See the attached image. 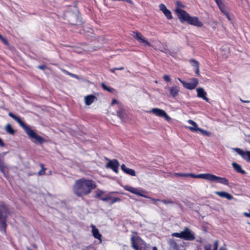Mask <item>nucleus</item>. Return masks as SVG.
Returning a JSON list of instances; mask_svg holds the SVG:
<instances>
[{
	"mask_svg": "<svg viewBox=\"0 0 250 250\" xmlns=\"http://www.w3.org/2000/svg\"><path fill=\"white\" fill-rule=\"evenodd\" d=\"M93 180L82 178L77 180L73 186V191L78 197H83L90 194L96 188Z\"/></svg>",
	"mask_w": 250,
	"mask_h": 250,
	"instance_id": "nucleus-1",
	"label": "nucleus"
},
{
	"mask_svg": "<svg viewBox=\"0 0 250 250\" xmlns=\"http://www.w3.org/2000/svg\"><path fill=\"white\" fill-rule=\"evenodd\" d=\"M8 115L19 124L20 126L23 128L29 137L33 140V142L34 143L42 145L46 142L44 138L37 134L33 129L26 125L20 117L15 115L12 112H9Z\"/></svg>",
	"mask_w": 250,
	"mask_h": 250,
	"instance_id": "nucleus-2",
	"label": "nucleus"
},
{
	"mask_svg": "<svg viewBox=\"0 0 250 250\" xmlns=\"http://www.w3.org/2000/svg\"><path fill=\"white\" fill-rule=\"evenodd\" d=\"M8 210L5 206H0V230L1 231H5L6 219L8 217Z\"/></svg>",
	"mask_w": 250,
	"mask_h": 250,
	"instance_id": "nucleus-3",
	"label": "nucleus"
},
{
	"mask_svg": "<svg viewBox=\"0 0 250 250\" xmlns=\"http://www.w3.org/2000/svg\"><path fill=\"white\" fill-rule=\"evenodd\" d=\"M124 189L127 191H128L133 194H135L137 195L144 197L148 198L150 200H151L154 204H157V201H161V200L160 199H156L153 198H151L148 196H147L144 194V193H146V191L144 190H139L138 188H133L132 187L129 186H125L124 187Z\"/></svg>",
	"mask_w": 250,
	"mask_h": 250,
	"instance_id": "nucleus-4",
	"label": "nucleus"
},
{
	"mask_svg": "<svg viewBox=\"0 0 250 250\" xmlns=\"http://www.w3.org/2000/svg\"><path fill=\"white\" fill-rule=\"evenodd\" d=\"M131 241L132 247L135 250H147L146 243L140 237L132 236Z\"/></svg>",
	"mask_w": 250,
	"mask_h": 250,
	"instance_id": "nucleus-5",
	"label": "nucleus"
},
{
	"mask_svg": "<svg viewBox=\"0 0 250 250\" xmlns=\"http://www.w3.org/2000/svg\"><path fill=\"white\" fill-rule=\"evenodd\" d=\"M148 112L152 113L158 117H164L168 122H170L171 120V118L169 117L166 112L163 109L158 108H153Z\"/></svg>",
	"mask_w": 250,
	"mask_h": 250,
	"instance_id": "nucleus-6",
	"label": "nucleus"
},
{
	"mask_svg": "<svg viewBox=\"0 0 250 250\" xmlns=\"http://www.w3.org/2000/svg\"><path fill=\"white\" fill-rule=\"evenodd\" d=\"M179 81L183 84L184 87L188 89H194L198 84V81L196 78H193L190 82H186L182 80L180 78H178Z\"/></svg>",
	"mask_w": 250,
	"mask_h": 250,
	"instance_id": "nucleus-7",
	"label": "nucleus"
},
{
	"mask_svg": "<svg viewBox=\"0 0 250 250\" xmlns=\"http://www.w3.org/2000/svg\"><path fill=\"white\" fill-rule=\"evenodd\" d=\"M175 12L179 19L182 22H187L190 15L186 11L177 8H176Z\"/></svg>",
	"mask_w": 250,
	"mask_h": 250,
	"instance_id": "nucleus-8",
	"label": "nucleus"
},
{
	"mask_svg": "<svg viewBox=\"0 0 250 250\" xmlns=\"http://www.w3.org/2000/svg\"><path fill=\"white\" fill-rule=\"evenodd\" d=\"M182 236L184 237H182V239H184L186 240L191 241L195 239V237L192 232V231L188 227H185L184 229V230L181 231Z\"/></svg>",
	"mask_w": 250,
	"mask_h": 250,
	"instance_id": "nucleus-9",
	"label": "nucleus"
},
{
	"mask_svg": "<svg viewBox=\"0 0 250 250\" xmlns=\"http://www.w3.org/2000/svg\"><path fill=\"white\" fill-rule=\"evenodd\" d=\"M119 166V163L118 160L113 159L110 160L109 162L106 165V168H109L112 169L115 172L117 173L118 172V167Z\"/></svg>",
	"mask_w": 250,
	"mask_h": 250,
	"instance_id": "nucleus-10",
	"label": "nucleus"
},
{
	"mask_svg": "<svg viewBox=\"0 0 250 250\" xmlns=\"http://www.w3.org/2000/svg\"><path fill=\"white\" fill-rule=\"evenodd\" d=\"M234 150L244 160L248 162H250V151H244L239 148H235Z\"/></svg>",
	"mask_w": 250,
	"mask_h": 250,
	"instance_id": "nucleus-11",
	"label": "nucleus"
},
{
	"mask_svg": "<svg viewBox=\"0 0 250 250\" xmlns=\"http://www.w3.org/2000/svg\"><path fill=\"white\" fill-rule=\"evenodd\" d=\"M187 23L197 27H201L203 26V23L200 21L198 18L196 17L190 16L187 21Z\"/></svg>",
	"mask_w": 250,
	"mask_h": 250,
	"instance_id": "nucleus-12",
	"label": "nucleus"
},
{
	"mask_svg": "<svg viewBox=\"0 0 250 250\" xmlns=\"http://www.w3.org/2000/svg\"><path fill=\"white\" fill-rule=\"evenodd\" d=\"M211 182H215L216 183H220L225 185H229V181L226 178L217 176L213 174Z\"/></svg>",
	"mask_w": 250,
	"mask_h": 250,
	"instance_id": "nucleus-13",
	"label": "nucleus"
},
{
	"mask_svg": "<svg viewBox=\"0 0 250 250\" xmlns=\"http://www.w3.org/2000/svg\"><path fill=\"white\" fill-rule=\"evenodd\" d=\"M196 91L197 93V97L199 98H201L204 100H205L207 102H209V99L207 97V93L204 90V89L202 87L197 88L196 89Z\"/></svg>",
	"mask_w": 250,
	"mask_h": 250,
	"instance_id": "nucleus-14",
	"label": "nucleus"
},
{
	"mask_svg": "<svg viewBox=\"0 0 250 250\" xmlns=\"http://www.w3.org/2000/svg\"><path fill=\"white\" fill-rule=\"evenodd\" d=\"M8 167L4 163L3 157L0 156V171L6 177L8 171Z\"/></svg>",
	"mask_w": 250,
	"mask_h": 250,
	"instance_id": "nucleus-15",
	"label": "nucleus"
},
{
	"mask_svg": "<svg viewBox=\"0 0 250 250\" xmlns=\"http://www.w3.org/2000/svg\"><path fill=\"white\" fill-rule=\"evenodd\" d=\"M8 167L4 163L3 157L0 156V171L6 177L8 171Z\"/></svg>",
	"mask_w": 250,
	"mask_h": 250,
	"instance_id": "nucleus-16",
	"label": "nucleus"
},
{
	"mask_svg": "<svg viewBox=\"0 0 250 250\" xmlns=\"http://www.w3.org/2000/svg\"><path fill=\"white\" fill-rule=\"evenodd\" d=\"M168 243L169 246V250H181L180 246L177 244L174 239H169Z\"/></svg>",
	"mask_w": 250,
	"mask_h": 250,
	"instance_id": "nucleus-17",
	"label": "nucleus"
},
{
	"mask_svg": "<svg viewBox=\"0 0 250 250\" xmlns=\"http://www.w3.org/2000/svg\"><path fill=\"white\" fill-rule=\"evenodd\" d=\"M91 227L92 228V233L93 236L96 239H99L100 241V242H102V235L100 234L98 229L96 228V227L91 225Z\"/></svg>",
	"mask_w": 250,
	"mask_h": 250,
	"instance_id": "nucleus-18",
	"label": "nucleus"
},
{
	"mask_svg": "<svg viewBox=\"0 0 250 250\" xmlns=\"http://www.w3.org/2000/svg\"><path fill=\"white\" fill-rule=\"evenodd\" d=\"M160 44L158 47V49L160 51L164 52L167 54H169L172 56H173V54L167 48V45L166 43L160 42Z\"/></svg>",
	"mask_w": 250,
	"mask_h": 250,
	"instance_id": "nucleus-19",
	"label": "nucleus"
},
{
	"mask_svg": "<svg viewBox=\"0 0 250 250\" xmlns=\"http://www.w3.org/2000/svg\"><path fill=\"white\" fill-rule=\"evenodd\" d=\"M169 91L170 96L173 98L176 97L180 91L179 88L177 86H173L170 87H168Z\"/></svg>",
	"mask_w": 250,
	"mask_h": 250,
	"instance_id": "nucleus-20",
	"label": "nucleus"
},
{
	"mask_svg": "<svg viewBox=\"0 0 250 250\" xmlns=\"http://www.w3.org/2000/svg\"><path fill=\"white\" fill-rule=\"evenodd\" d=\"M96 99V97L94 95H90L86 96L84 97V103L86 105H89Z\"/></svg>",
	"mask_w": 250,
	"mask_h": 250,
	"instance_id": "nucleus-21",
	"label": "nucleus"
},
{
	"mask_svg": "<svg viewBox=\"0 0 250 250\" xmlns=\"http://www.w3.org/2000/svg\"><path fill=\"white\" fill-rule=\"evenodd\" d=\"M215 193L219 196L226 198L228 200H231L233 198V196L232 195L225 191H215Z\"/></svg>",
	"mask_w": 250,
	"mask_h": 250,
	"instance_id": "nucleus-22",
	"label": "nucleus"
},
{
	"mask_svg": "<svg viewBox=\"0 0 250 250\" xmlns=\"http://www.w3.org/2000/svg\"><path fill=\"white\" fill-rule=\"evenodd\" d=\"M121 169L126 174L131 175V176H135V171L131 168H127L126 167L125 165L123 164L121 167Z\"/></svg>",
	"mask_w": 250,
	"mask_h": 250,
	"instance_id": "nucleus-23",
	"label": "nucleus"
},
{
	"mask_svg": "<svg viewBox=\"0 0 250 250\" xmlns=\"http://www.w3.org/2000/svg\"><path fill=\"white\" fill-rule=\"evenodd\" d=\"M219 6V8L223 13V14L227 17V18L229 19V20L230 21V18L229 15V13L228 12V11L226 9V8L224 7L223 4L222 3L221 0H220L219 1H218V3H216Z\"/></svg>",
	"mask_w": 250,
	"mask_h": 250,
	"instance_id": "nucleus-24",
	"label": "nucleus"
},
{
	"mask_svg": "<svg viewBox=\"0 0 250 250\" xmlns=\"http://www.w3.org/2000/svg\"><path fill=\"white\" fill-rule=\"evenodd\" d=\"M213 174L210 173H204L198 174V178H202L203 179L208 180L212 181Z\"/></svg>",
	"mask_w": 250,
	"mask_h": 250,
	"instance_id": "nucleus-25",
	"label": "nucleus"
},
{
	"mask_svg": "<svg viewBox=\"0 0 250 250\" xmlns=\"http://www.w3.org/2000/svg\"><path fill=\"white\" fill-rule=\"evenodd\" d=\"M188 122L192 125H193V126H188V128L192 132H196L197 131V129H196L197 128H198L199 127H198V125H197V124H196V122H195L194 121L191 120H188Z\"/></svg>",
	"mask_w": 250,
	"mask_h": 250,
	"instance_id": "nucleus-26",
	"label": "nucleus"
},
{
	"mask_svg": "<svg viewBox=\"0 0 250 250\" xmlns=\"http://www.w3.org/2000/svg\"><path fill=\"white\" fill-rule=\"evenodd\" d=\"M232 166L233 168L235 169V170L237 172L240 173L241 174H245V171L244 170L242 169L240 165L236 163H233L232 164Z\"/></svg>",
	"mask_w": 250,
	"mask_h": 250,
	"instance_id": "nucleus-27",
	"label": "nucleus"
},
{
	"mask_svg": "<svg viewBox=\"0 0 250 250\" xmlns=\"http://www.w3.org/2000/svg\"><path fill=\"white\" fill-rule=\"evenodd\" d=\"M131 35L133 37V38L136 39L138 42L140 40L141 38H142V36H143L142 34L137 31H133L132 33L131 34Z\"/></svg>",
	"mask_w": 250,
	"mask_h": 250,
	"instance_id": "nucleus-28",
	"label": "nucleus"
},
{
	"mask_svg": "<svg viewBox=\"0 0 250 250\" xmlns=\"http://www.w3.org/2000/svg\"><path fill=\"white\" fill-rule=\"evenodd\" d=\"M140 43L143 44L145 45H148L149 46H151V44L147 41V40L143 36H142V38L140 39L138 42Z\"/></svg>",
	"mask_w": 250,
	"mask_h": 250,
	"instance_id": "nucleus-29",
	"label": "nucleus"
},
{
	"mask_svg": "<svg viewBox=\"0 0 250 250\" xmlns=\"http://www.w3.org/2000/svg\"><path fill=\"white\" fill-rule=\"evenodd\" d=\"M5 130L10 134H14L15 133V130L12 128L11 125L9 124L6 125L5 126Z\"/></svg>",
	"mask_w": 250,
	"mask_h": 250,
	"instance_id": "nucleus-30",
	"label": "nucleus"
},
{
	"mask_svg": "<svg viewBox=\"0 0 250 250\" xmlns=\"http://www.w3.org/2000/svg\"><path fill=\"white\" fill-rule=\"evenodd\" d=\"M189 63L195 68L199 66L198 62L194 59H191L189 60Z\"/></svg>",
	"mask_w": 250,
	"mask_h": 250,
	"instance_id": "nucleus-31",
	"label": "nucleus"
},
{
	"mask_svg": "<svg viewBox=\"0 0 250 250\" xmlns=\"http://www.w3.org/2000/svg\"><path fill=\"white\" fill-rule=\"evenodd\" d=\"M163 13L166 16L168 19H171L172 18L171 13L170 10L167 9L165 11H164Z\"/></svg>",
	"mask_w": 250,
	"mask_h": 250,
	"instance_id": "nucleus-32",
	"label": "nucleus"
},
{
	"mask_svg": "<svg viewBox=\"0 0 250 250\" xmlns=\"http://www.w3.org/2000/svg\"><path fill=\"white\" fill-rule=\"evenodd\" d=\"M62 72L64 73H65L66 75H69V76H71V77H72L73 78H76V79H79V77L77 75H75V74H72L71 73H70V72H69L68 71H66L65 70L62 69Z\"/></svg>",
	"mask_w": 250,
	"mask_h": 250,
	"instance_id": "nucleus-33",
	"label": "nucleus"
},
{
	"mask_svg": "<svg viewBox=\"0 0 250 250\" xmlns=\"http://www.w3.org/2000/svg\"><path fill=\"white\" fill-rule=\"evenodd\" d=\"M102 86L104 89L107 90L108 92H112L113 90V88L107 87L104 83H102Z\"/></svg>",
	"mask_w": 250,
	"mask_h": 250,
	"instance_id": "nucleus-34",
	"label": "nucleus"
},
{
	"mask_svg": "<svg viewBox=\"0 0 250 250\" xmlns=\"http://www.w3.org/2000/svg\"><path fill=\"white\" fill-rule=\"evenodd\" d=\"M196 129H197V131H200L201 133L204 135H205L208 136L210 135L209 132H208L206 130H205L201 128H197Z\"/></svg>",
	"mask_w": 250,
	"mask_h": 250,
	"instance_id": "nucleus-35",
	"label": "nucleus"
},
{
	"mask_svg": "<svg viewBox=\"0 0 250 250\" xmlns=\"http://www.w3.org/2000/svg\"><path fill=\"white\" fill-rule=\"evenodd\" d=\"M42 169L38 172V174L39 175H43L45 174V168L43 167V164H41Z\"/></svg>",
	"mask_w": 250,
	"mask_h": 250,
	"instance_id": "nucleus-36",
	"label": "nucleus"
},
{
	"mask_svg": "<svg viewBox=\"0 0 250 250\" xmlns=\"http://www.w3.org/2000/svg\"><path fill=\"white\" fill-rule=\"evenodd\" d=\"M172 236L180 238H182V237H184L182 236L181 231L180 232H174L172 234Z\"/></svg>",
	"mask_w": 250,
	"mask_h": 250,
	"instance_id": "nucleus-37",
	"label": "nucleus"
},
{
	"mask_svg": "<svg viewBox=\"0 0 250 250\" xmlns=\"http://www.w3.org/2000/svg\"><path fill=\"white\" fill-rule=\"evenodd\" d=\"M159 8L160 10L162 11L163 13L164 12V11H165L167 9L166 5L162 3L159 5Z\"/></svg>",
	"mask_w": 250,
	"mask_h": 250,
	"instance_id": "nucleus-38",
	"label": "nucleus"
},
{
	"mask_svg": "<svg viewBox=\"0 0 250 250\" xmlns=\"http://www.w3.org/2000/svg\"><path fill=\"white\" fill-rule=\"evenodd\" d=\"M174 175L176 176H181L187 177L188 173H175Z\"/></svg>",
	"mask_w": 250,
	"mask_h": 250,
	"instance_id": "nucleus-39",
	"label": "nucleus"
},
{
	"mask_svg": "<svg viewBox=\"0 0 250 250\" xmlns=\"http://www.w3.org/2000/svg\"><path fill=\"white\" fill-rule=\"evenodd\" d=\"M111 198V197L110 195H106L104 197L101 198V200L103 201L106 202V201H108L109 200H110Z\"/></svg>",
	"mask_w": 250,
	"mask_h": 250,
	"instance_id": "nucleus-40",
	"label": "nucleus"
},
{
	"mask_svg": "<svg viewBox=\"0 0 250 250\" xmlns=\"http://www.w3.org/2000/svg\"><path fill=\"white\" fill-rule=\"evenodd\" d=\"M120 201H121V199L120 198H119V197L114 198L113 199H112V201L111 202L110 205H113L115 203L117 202H119Z\"/></svg>",
	"mask_w": 250,
	"mask_h": 250,
	"instance_id": "nucleus-41",
	"label": "nucleus"
},
{
	"mask_svg": "<svg viewBox=\"0 0 250 250\" xmlns=\"http://www.w3.org/2000/svg\"><path fill=\"white\" fill-rule=\"evenodd\" d=\"M161 201L165 204H174V202L171 200H161Z\"/></svg>",
	"mask_w": 250,
	"mask_h": 250,
	"instance_id": "nucleus-42",
	"label": "nucleus"
},
{
	"mask_svg": "<svg viewBox=\"0 0 250 250\" xmlns=\"http://www.w3.org/2000/svg\"><path fill=\"white\" fill-rule=\"evenodd\" d=\"M0 40L5 44H8V41L6 39L3 37L0 34Z\"/></svg>",
	"mask_w": 250,
	"mask_h": 250,
	"instance_id": "nucleus-43",
	"label": "nucleus"
},
{
	"mask_svg": "<svg viewBox=\"0 0 250 250\" xmlns=\"http://www.w3.org/2000/svg\"><path fill=\"white\" fill-rule=\"evenodd\" d=\"M218 243H219V242L218 240H216L215 241L214 244V247H213V249L212 250H217L218 247Z\"/></svg>",
	"mask_w": 250,
	"mask_h": 250,
	"instance_id": "nucleus-44",
	"label": "nucleus"
},
{
	"mask_svg": "<svg viewBox=\"0 0 250 250\" xmlns=\"http://www.w3.org/2000/svg\"><path fill=\"white\" fill-rule=\"evenodd\" d=\"M198 176V174H194L192 173H188L187 177H191L195 178H198V177H196Z\"/></svg>",
	"mask_w": 250,
	"mask_h": 250,
	"instance_id": "nucleus-45",
	"label": "nucleus"
},
{
	"mask_svg": "<svg viewBox=\"0 0 250 250\" xmlns=\"http://www.w3.org/2000/svg\"><path fill=\"white\" fill-rule=\"evenodd\" d=\"M164 79L166 81L168 82H170L171 80V79L168 75H164Z\"/></svg>",
	"mask_w": 250,
	"mask_h": 250,
	"instance_id": "nucleus-46",
	"label": "nucleus"
},
{
	"mask_svg": "<svg viewBox=\"0 0 250 250\" xmlns=\"http://www.w3.org/2000/svg\"><path fill=\"white\" fill-rule=\"evenodd\" d=\"M195 69V73L197 76H200V73H199V66L196 67Z\"/></svg>",
	"mask_w": 250,
	"mask_h": 250,
	"instance_id": "nucleus-47",
	"label": "nucleus"
},
{
	"mask_svg": "<svg viewBox=\"0 0 250 250\" xmlns=\"http://www.w3.org/2000/svg\"><path fill=\"white\" fill-rule=\"evenodd\" d=\"M211 247V245H206L204 246V249L205 250H210Z\"/></svg>",
	"mask_w": 250,
	"mask_h": 250,
	"instance_id": "nucleus-48",
	"label": "nucleus"
},
{
	"mask_svg": "<svg viewBox=\"0 0 250 250\" xmlns=\"http://www.w3.org/2000/svg\"><path fill=\"white\" fill-rule=\"evenodd\" d=\"M104 192L101 191V190H99L98 193H97V197H100L102 195V194H103Z\"/></svg>",
	"mask_w": 250,
	"mask_h": 250,
	"instance_id": "nucleus-49",
	"label": "nucleus"
},
{
	"mask_svg": "<svg viewBox=\"0 0 250 250\" xmlns=\"http://www.w3.org/2000/svg\"><path fill=\"white\" fill-rule=\"evenodd\" d=\"M4 146V144L3 142L1 139L0 138V146L3 147Z\"/></svg>",
	"mask_w": 250,
	"mask_h": 250,
	"instance_id": "nucleus-50",
	"label": "nucleus"
},
{
	"mask_svg": "<svg viewBox=\"0 0 250 250\" xmlns=\"http://www.w3.org/2000/svg\"><path fill=\"white\" fill-rule=\"evenodd\" d=\"M243 214L246 216V217H250V213H248V212H244L243 213Z\"/></svg>",
	"mask_w": 250,
	"mask_h": 250,
	"instance_id": "nucleus-51",
	"label": "nucleus"
},
{
	"mask_svg": "<svg viewBox=\"0 0 250 250\" xmlns=\"http://www.w3.org/2000/svg\"><path fill=\"white\" fill-rule=\"evenodd\" d=\"M219 250H227V249L226 248V245L224 244V247H220Z\"/></svg>",
	"mask_w": 250,
	"mask_h": 250,
	"instance_id": "nucleus-52",
	"label": "nucleus"
},
{
	"mask_svg": "<svg viewBox=\"0 0 250 250\" xmlns=\"http://www.w3.org/2000/svg\"><path fill=\"white\" fill-rule=\"evenodd\" d=\"M45 67V65H39L38 66V68L40 69L43 70L44 68Z\"/></svg>",
	"mask_w": 250,
	"mask_h": 250,
	"instance_id": "nucleus-53",
	"label": "nucleus"
},
{
	"mask_svg": "<svg viewBox=\"0 0 250 250\" xmlns=\"http://www.w3.org/2000/svg\"><path fill=\"white\" fill-rule=\"evenodd\" d=\"M117 69V67L113 68L111 69L110 70V71L111 72H112V73H115V71H116V70H117V69Z\"/></svg>",
	"mask_w": 250,
	"mask_h": 250,
	"instance_id": "nucleus-54",
	"label": "nucleus"
},
{
	"mask_svg": "<svg viewBox=\"0 0 250 250\" xmlns=\"http://www.w3.org/2000/svg\"><path fill=\"white\" fill-rule=\"evenodd\" d=\"M117 103H118V101L114 99L112 101L111 104L113 105L114 104Z\"/></svg>",
	"mask_w": 250,
	"mask_h": 250,
	"instance_id": "nucleus-55",
	"label": "nucleus"
},
{
	"mask_svg": "<svg viewBox=\"0 0 250 250\" xmlns=\"http://www.w3.org/2000/svg\"><path fill=\"white\" fill-rule=\"evenodd\" d=\"M124 69V68L123 67H119V68H117V70H122Z\"/></svg>",
	"mask_w": 250,
	"mask_h": 250,
	"instance_id": "nucleus-56",
	"label": "nucleus"
},
{
	"mask_svg": "<svg viewBox=\"0 0 250 250\" xmlns=\"http://www.w3.org/2000/svg\"><path fill=\"white\" fill-rule=\"evenodd\" d=\"M240 100L243 103H250V101H245V100H243L242 99H241Z\"/></svg>",
	"mask_w": 250,
	"mask_h": 250,
	"instance_id": "nucleus-57",
	"label": "nucleus"
},
{
	"mask_svg": "<svg viewBox=\"0 0 250 250\" xmlns=\"http://www.w3.org/2000/svg\"><path fill=\"white\" fill-rule=\"evenodd\" d=\"M152 250H157L156 247H153L152 248Z\"/></svg>",
	"mask_w": 250,
	"mask_h": 250,
	"instance_id": "nucleus-58",
	"label": "nucleus"
},
{
	"mask_svg": "<svg viewBox=\"0 0 250 250\" xmlns=\"http://www.w3.org/2000/svg\"><path fill=\"white\" fill-rule=\"evenodd\" d=\"M120 112L119 111H118L117 112V115L119 117H120Z\"/></svg>",
	"mask_w": 250,
	"mask_h": 250,
	"instance_id": "nucleus-59",
	"label": "nucleus"
},
{
	"mask_svg": "<svg viewBox=\"0 0 250 250\" xmlns=\"http://www.w3.org/2000/svg\"><path fill=\"white\" fill-rule=\"evenodd\" d=\"M216 3H218L220 0H214Z\"/></svg>",
	"mask_w": 250,
	"mask_h": 250,
	"instance_id": "nucleus-60",
	"label": "nucleus"
},
{
	"mask_svg": "<svg viewBox=\"0 0 250 250\" xmlns=\"http://www.w3.org/2000/svg\"><path fill=\"white\" fill-rule=\"evenodd\" d=\"M71 24H76V23H75V22H71Z\"/></svg>",
	"mask_w": 250,
	"mask_h": 250,
	"instance_id": "nucleus-61",
	"label": "nucleus"
},
{
	"mask_svg": "<svg viewBox=\"0 0 250 250\" xmlns=\"http://www.w3.org/2000/svg\"><path fill=\"white\" fill-rule=\"evenodd\" d=\"M198 242H202V240H199V241H198Z\"/></svg>",
	"mask_w": 250,
	"mask_h": 250,
	"instance_id": "nucleus-62",
	"label": "nucleus"
},
{
	"mask_svg": "<svg viewBox=\"0 0 250 250\" xmlns=\"http://www.w3.org/2000/svg\"><path fill=\"white\" fill-rule=\"evenodd\" d=\"M198 242H202V240H199V241H198Z\"/></svg>",
	"mask_w": 250,
	"mask_h": 250,
	"instance_id": "nucleus-63",
	"label": "nucleus"
},
{
	"mask_svg": "<svg viewBox=\"0 0 250 250\" xmlns=\"http://www.w3.org/2000/svg\"><path fill=\"white\" fill-rule=\"evenodd\" d=\"M248 223V224H249V225H250V223Z\"/></svg>",
	"mask_w": 250,
	"mask_h": 250,
	"instance_id": "nucleus-64",
	"label": "nucleus"
}]
</instances>
